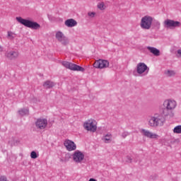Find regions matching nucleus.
Here are the masks:
<instances>
[{
	"mask_svg": "<svg viewBox=\"0 0 181 181\" xmlns=\"http://www.w3.org/2000/svg\"><path fill=\"white\" fill-rule=\"evenodd\" d=\"M43 87L45 88H53V87H54V83L50 81H46L43 83Z\"/></svg>",
	"mask_w": 181,
	"mask_h": 181,
	"instance_id": "nucleus-19",
	"label": "nucleus"
},
{
	"mask_svg": "<svg viewBox=\"0 0 181 181\" xmlns=\"http://www.w3.org/2000/svg\"><path fill=\"white\" fill-rule=\"evenodd\" d=\"M148 50H149V52L151 53H152L154 56H160V51H159V49L153 47H147Z\"/></svg>",
	"mask_w": 181,
	"mask_h": 181,
	"instance_id": "nucleus-17",
	"label": "nucleus"
},
{
	"mask_svg": "<svg viewBox=\"0 0 181 181\" xmlns=\"http://www.w3.org/2000/svg\"><path fill=\"white\" fill-rule=\"evenodd\" d=\"M4 49L2 48V47L0 46V52H3Z\"/></svg>",
	"mask_w": 181,
	"mask_h": 181,
	"instance_id": "nucleus-32",
	"label": "nucleus"
},
{
	"mask_svg": "<svg viewBox=\"0 0 181 181\" xmlns=\"http://www.w3.org/2000/svg\"><path fill=\"white\" fill-rule=\"evenodd\" d=\"M18 114L21 117H23V115H28V114H29V110H28V109H21L20 110H18Z\"/></svg>",
	"mask_w": 181,
	"mask_h": 181,
	"instance_id": "nucleus-22",
	"label": "nucleus"
},
{
	"mask_svg": "<svg viewBox=\"0 0 181 181\" xmlns=\"http://www.w3.org/2000/svg\"><path fill=\"white\" fill-rule=\"evenodd\" d=\"M5 56L8 60H16L19 57V52L9 51L6 53Z\"/></svg>",
	"mask_w": 181,
	"mask_h": 181,
	"instance_id": "nucleus-14",
	"label": "nucleus"
},
{
	"mask_svg": "<svg viewBox=\"0 0 181 181\" xmlns=\"http://www.w3.org/2000/svg\"><path fill=\"white\" fill-rule=\"evenodd\" d=\"M174 134H181V125L177 126L173 129Z\"/></svg>",
	"mask_w": 181,
	"mask_h": 181,
	"instance_id": "nucleus-24",
	"label": "nucleus"
},
{
	"mask_svg": "<svg viewBox=\"0 0 181 181\" xmlns=\"http://www.w3.org/2000/svg\"><path fill=\"white\" fill-rule=\"evenodd\" d=\"M163 105L165 108V110L163 111V114H164V115H168L166 111H173L176 107H177V103L173 99H166L164 100Z\"/></svg>",
	"mask_w": 181,
	"mask_h": 181,
	"instance_id": "nucleus-4",
	"label": "nucleus"
},
{
	"mask_svg": "<svg viewBox=\"0 0 181 181\" xmlns=\"http://www.w3.org/2000/svg\"><path fill=\"white\" fill-rule=\"evenodd\" d=\"M156 24H157L158 26H160V23L157 22Z\"/></svg>",
	"mask_w": 181,
	"mask_h": 181,
	"instance_id": "nucleus-33",
	"label": "nucleus"
},
{
	"mask_svg": "<svg viewBox=\"0 0 181 181\" xmlns=\"http://www.w3.org/2000/svg\"><path fill=\"white\" fill-rule=\"evenodd\" d=\"M165 122L163 117L158 114H156L153 116H151L148 119V125L152 128H156V127H162Z\"/></svg>",
	"mask_w": 181,
	"mask_h": 181,
	"instance_id": "nucleus-1",
	"label": "nucleus"
},
{
	"mask_svg": "<svg viewBox=\"0 0 181 181\" xmlns=\"http://www.w3.org/2000/svg\"><path fill=\"white\" fill-rule=\"evenodd\" d=\"M30 158L32 159H36L37 158V154L35 151H32L30 153Z\"/></svg>",
	"mask_w": 181,
	"mask_h": 181,
	"instance_id": "nucleus-25",
	"label": "nucleus"
},
{
	"mask_svg": "<svg viewBox=\"0 0 181 181\" xmlns=\"http://www.w3.org/2000/svg\"><path fill=\"white\" fill-rule=\"evenodd\" d=\"M98 8L100 11H104L106 8L105 4L104 2H100L98 4Z\"/></svg>",
	"mask_w": 181,
	"mask_h": 181,
	"instance_id": "nucleus-23",
	"label": "nucleus"
},
{
	"mask_svg": "<svg viewBox=\"0 0 181 181\" xmlns=\"http://www.w3.org/2000/svg\"><path fill=\"white\" fill-rule=\"evenodd\" d=\"M62 65L64 67H66V69H69L73 71H84V68L71 62L64 61L62 62Z\"/></svg>",
	"mask_w": 181,
	"mask_h": 181,
	"instance_id": "nucleus-7",
	"label": "nucleus"
},
{
	"mask_svg": "<svg viewBox=\"0 0 181 181\" xmlns=\"http://www.w3.org/2000/svg\"><path fill=\"white\" fill-rule=\"evenodd\" d=\"M95 69H107L110 67V62L107 60L99 59L93 64Z\"/></svg>",
	"mask_w": 181,
	"mask_h": 181,
	"instance_id": "nucleus-10",
	"label": "nucleus"
},
{
	"mask_svg": "<svg viewBox=\"0 0 181 181\" xmlns=\"http://www.w3.org/2000/svg\"><path fill=\"white\" fill-rule=\"evenodd\" d=\"M64 25H66L67 28H74V26H77V21L73 18H70L65 21Z\"/></svg>",
	"mask_w": 181,
	"mask_h": 181,
	"instance_id": "nucleus-16",
	"label": "nucleus"
},
{
	"mask_svg": "<svg viewBox=\"0 0 181 181\" xmlns=\"http://www.w3.org/2000/svg\"><path fill=\"white\" fill-rule=\"evenodd\" d=\"M129 135L128 132H124L122 134V138H127V136Z\"/></svg>",
	"mask_w": 181,
	"mask_h": 181,
	"instance_id": "nucleus-28",
	"label": "nucleus"
},
{
	"mask_svg": "<svg viewBox=\"0 0 181 181\" xmlns=\"http://www.w3.org/2000/svg\"><path fill=\"white\" fill-rule=\"evenodd\" d=\"M55 37L57 41L60 42L62 45L65 46L66 45H69V38L64 36V34H63V33L60 31L57 32Z\"/></svg>",
	"mask_w": 181,
	"mask_h": 181,
	"instance_id": "nucleus-12",
	"label": "nucleus"
},
{
	"mask_svg": "<svg viewBox=\"0 0 181 181\" xmlns=\"http://www.w3.org/2000/svg\"><path fill=\"white\" fill-rule=\"evenodd\" d=\"M177 57H181V49L177 51Z\"/></svg>",
	"mask_w": 181,
	"mask_h": 181,
	"instance_id": "nucleus-30",
	"label": "nucleus"
},
{
	"mask_svg": "<svg viewBox=\"0 0 181 181\" xmlns=\"http://www.w3.org/2000/svg\"><path fill=\"white\" fill-rule=\"evenodd\" d=\"M0 181H8V180L6 179V177L1 176L0 177Z\"/></svg>",
	"mask_w": 181,
	"mask_h": 181,
	"instance_id": "nucleus-29",
	"label": "nucleus"
},
{
	"mask_svg": "<svg viewBox=\"0 0 181 181\" xmlns=\"http://www.w3.org/2000/svg\"><path fill=\"white\" fill-rule=\"evenodd\" d=\"M16 19L19 23H21V25H23L26 28L34 29L35 30H37V29H40V25L35 21L27 20L23 18L22 17H16Z\"/></svg>",
	"mask_w": 181,
	"mask_h": 181,
	"instance_id": "nucleus-2",
	"label": "nucleus"
},
{
	"mask_svg": "<svg viewBox=\"0 0 181 181\" xmlns=\"http://www.w3.org/2000/svg\"><path fill=\"white\" fill-rule=\"evenodd\" d=\"M165 74L168 76V77H175V76H176V71H173V70H168L165 72Z\"/></svg>",
	"mask_w": 181,
	"mask_h": 181,
	"instance_id": "nucleus-21",
	"label": "nucleus"
},
{
	"mask_svg": "<svg viewBox=\"0 0 181 181\" xmlns=\"http://www.w3.org/2000/svg\"><path fill=\"white\" fill-rule=\"evenodd\" d=\"M148 70V66L145 63L140 62L137 64L136 71L138 74H144Z\"/></svg>",
	"mask_w": 181,
	"mask_h": 181,
	"instance_id": "nucleus-15",
	"label": "nucleus"
},
{
	"mask_svg": "<svg viewBox=\"0 0 181 181\" xmlns=\"http://www.w3.org/2000/svg\"><path fill=\"white\" fill-rule=\"evenodd\" d=\"M97 120L93 118L88 119L83 123V128L86 131L89 132H97Z\"/></svg>",
	"mask_w": 181,
	"mask_h": 181,
	"instance_id": "nucleus-5",
	"label": "nucleus"
},
{
	"mask_svg": "<svg viewBox=\"0 0 181 181\" xmlns=\"http://www.w3.org/2000/svg\"><path fill=\"white\" fill-rule=\"evenodd\" d=\"M88 16H89V18H94L95 16V12H94V11H89L88 13Z\"/></svg>",
	"mask_w": 181,
	"mask_h": 181,
	"instance_id": "nucleus-26",
	"label": "nucleus"
},
{
	"mask_svg": "<svg viewBox=\"0 0 181 181\" xmlns=\"http://www.w3.org/2000/svg\"><path fill=\"white\" fill-rule=\"evenodd\" d=\"M64 146L69 152H71L77 149V145H76V143L70 139H66L64 141Z\"/></svg>",
	"mask_w": 181,
	"mask_h": 181,
	"instance_id": "nucleus-11",
	"label": "nucleus"
},
{
	"mask_svg": "<svg viewBox=\"0 0 181 181\" xmlns=\"http://www.w3.org/2000/svg\"><path fill=\"white\" fill-rule=\"evenodd\" d=\"M89 181H97V180H95V179H94V178H90V179L89 180Z\"/></svg>",
	"mask_w": 181,
	"mask_h": 181,
	"instance_id": "nucleus-31",
	"label": "nucleus"
},
{
	"mask_svg": "<svg viewBox=\"0 0 181 181\" xmlns=\"http://www.w3.org/2000/svg\"><path fill=\"white\" fill-rule=\"evenodd\" d=\"M141 133L144 136H146V138H148L149 139H159V138H160L159 134L153 133L148 129H142Z\"/></svg>",
	"mask_w": 181,
	"mask_h": 181,
	"instance_id": "nucleus-9",
	"label": "nucleus"
},
{
	"mask_svg": "<svg viewBox=\"0 0 181 181\" xmlns=\"http://www.w3.org/2000/svg\"><path fill=\"white\" fill-rule=\"evenodd\" d=\"M84 153L77 150L72 154V159L75 163H81L84 162Z\"/></svg>",
	"mask_w": 181,
	"mask_h": 181,
	"instance_id": "nucleus-8",
	"label": "nucleus"
},
{
	"mask_svg": "<svg viewBox=\"0 0 181 181\" xmlns=\"http://www.w3.org/2000/svg\"><path fill=\"white\" fill-rule=\"evenodd\" d=\"M35 127L37 129H45L47 127V119L44 118H39L35 122Z\"/></svg>",
	"mask_w": 181,
	"mask_h": 181,
	"instance_id": "nucleus-13",
	"label": "nucleus"
},
{
	"mask_svg": "<svg viewBox=\"0 0 181 181\" xmlns=\"http://www.w3.org/2000/svg\"><path fill=\"white\" fill-rule=\"evenodd\" d=\"M153 22V17L151 16H144L141 18L140 21V27L144 30H149L152 28V23Z\"/></svg>",
	"mask_w": 181,
	"mask_h": 181,
	"instance_id": "nucleus-3",
	"label": "nucleus"
},
{
	"mask_svg": "<svg viewBox=\"0 0 181 181\" xmlns=\"http://www.w3.org/2000/svg\"><path fill=\"white\" fill-rule=\"evenodd\" d=\"M16 37V34L15 33L11 32V31H8L7 33V39L8 40H13Z\"/></svg>",
	"mask_w": 181,
	"mask_h": 181,
	"instance_id": "nucleus-20",
	"label": "nucleus"
},
{
	"mask_svg": "<svg viewBox=\"0 0 181 181\" xmlns=\"http://www.w3.org/2000/svg\"><path fill=\"white\" fill-rule=\"evenodd\" d=\"M102 139L105 144H110L112 141V136L111 134H106Z\"/></svg>",
	"mask_w": 181,
	"mask_h": 181,
	"instance_id": "nucleus-18",
	"label": "nucleus"
},
{
	"mask_svg": "<svg viewBox=\"0 0 181 181\" xmlns=\"http://www.w3.org/2000/svg\"><path fill=\"white\" fill-rule=\"evenodd\" d=\"M163 25L165 29H175V28H180L181 23L179 21L166 19L163 21Z\"/></svg>",
	"mask_w": 181,
	"mask_h": 181,
	"instance_id": "nucleus-6",
	"label": "nucleus"
},
{
	"mask_svg": "<svg viewBox=\"0 0 181 181\" xmlns=\"http://www.w3.org/2000/svg\"><path fill=\"white\" fill-rule=\"evenodd\" d=\"M127 162H128L129 163H131L132 162V158L130 156H127Z\"/></svg>",
	"mask_w": 181,
	"mask_h": 181,
	"instance_id": "nucleus-27",
	"label": "nucleus"
}]
</instances>
